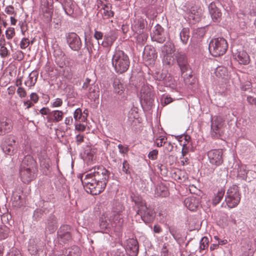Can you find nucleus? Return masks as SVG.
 I'll return each mask as SVG.
<instances>
[{
	"label": "nucleus",
	"instance_id": "f257e3e1",
	"mask_svg": "<svg viewBox=\"0 0 256 256\" xmlns=\"http://www.w3.org/2000/svg\"><path fill=\"white\" fill-rule=\"evenodd\" d=\"M109 172L103 166L92 168L87 174H84L81 181L87 192L97 195L105 189L109 178Z\"/></svg>",
	"mask_w": 256,
	"mask_h": 256
},
{
	"label": "nucleus",
	"instance_id": "de8ad7c7",
	"mask_svg": "<svg viewBox=\"0 0 256 256\" xmlns=\"http://www.w3.org/2000/svg\"><path fill=\"white\" fill-rule=\"evenodd\" d=\"M62 4V8L65 12V13L69 16H72V14L74 13V10L72 8V4H70L69 6H66V5H64Z\"/></svg>",
	"mask_w": 256,
	"mask_h": 256
},
{
	"label": "nucleus",
	"instance_id": "c9c22d12",
	"mask_svg": "<svg viewBox=\"0 0 256 256\" xmlns=\"http://www.w3.org/2000/svg\"><path fill=\"white\" fill-rule=\"evenodd\" d=\"M134 38H136V42L140 46L144 44L148 37L145 33H134Z\"/></svg>",
	"mask_w": 256,
	"mask_h": 256
},
{
	"label": "nucleus",
	"instance_id": "4c0bfd02",
	"mask_svg": "<svg viewBox=\"0 0 256 256\" xmlns=\"http://www.w3.org/2000/svg\"><path fill=\"white\" fill-rule=\"evenodd\" d=\"M156 194L158 196L166 197L168 196V192L166 188L164 186H159L156 189Z\"/></svg>",
	"mask_w": 256,
	"mask_h": 256
},
{
	"label": "nucleus",
	"instance_id": "423d86ee",
	"mask_svg": "<svg viewBox=\"0 0 256 256\" xmlns=\"http://www.w3.org/2000/svg\"><path fill=\"white\" fill-rule=\"evenodd\" d=\"M240 198L238 187L236 185H233L228 190L224 200L228 206L232 208L238 204Z\"/></svg>",
	"mask_w": 256,
	"mask_h": 256
},
{
	"label": "nucleus",
	"instance_id": "6ab92c4d",
	"mask_svg": "<svg viewBox=\"0 0 256 256\" xmlns=\"http://www.w3.org/2000/svg\"><path fill=\"white\" fill-rule=\"evenodd\" d=\"M58 228L56 218L54 215L50 216L46 222V230L50 233H53Z\"/></svg>",
	"mask_w": 256,
	"mask_h": 256
},
{
	"label": "nucleus",
	"instance_id": "0e129e2a",
	"mask_svg": "<svg viewBox=\"0 0 256 256\" xmlns=\"http://www.w3.org/2000/svg\"><path fill=\"white\" fill-rule=\"evenodd\" d=\"M50 110L48 108H42L40 110V113L42 115H48L50 114Z\"/></svg>",
	"mask_w": 256,
	"mask_h": 256
},
{
	"label": "nucleus",
	"instance_id": "2f4dec72",
	"mask_svg": "<svg viewBox=\"0 0 256 256\" xmlns=\"http://www.w3.org/2000/svg\"><path fill=\"white\" fill-rule=\"evenodd\" d=\"M114 92L120 95L122 94L124 90V86L120 80H116L114 82Z\"/></svg>",
	"mask_w": 256,
	"mask_h": 256
},
{
	"label": "nucleus",
	"instance_id": "4d7b16f0",
	"mask_svg": "<svg viewBox=\"0 0 256 256\" xmlns=\"http://www.w3.org/2000/svg\"><path fill=\"white\" fill-rule=\"evenodd\" d=\"M91 82V80L89 78H86L82 86V90H88L90 86L92 85V84H90V82Z\"/></svg>",
	"mask_w": 256,
	"mask_h": 256
},
{
	"label": "nucleus",
	"instance_id": "bb28decb",
	"mask_svg": "<svg viewBox=\"0 0 256 256\" xmlns=\"http://www.w3.org/2000/svg\"><path fill=\"white\" fill-rule=\"evenodd\" d=\"M174 44L171 42H166L162 48V56L174 54Z\"/></svg>",
	"mask_w": 256,
	"mask_h": 256
},
{
	"label": "nucleus",
	"instance_id": "a878e982",
	"mask_svg": "<svg viewBox=\"0 0 256 256\" xmlns=\"http://www.w3.org/2000/svg\"><path fill=\"white\" fill-rule=\"evenodd\" d=\"M202 10L198 9L196 7H192L189 14V18L193 20L194 22H198L202 16Z\"/></svg>",
	"mask_w": 256,
	"mask_h": 256
},
{
	"label": "nucleus",
	"instance_id": "e2e57ef3",
	"mask_svg": "<svg viewBox=\"0 0 256 256\" xmlns=\"http://www.w3.org/2000/svg\"><path fill=\"white\" fill-rule=\"evenodd\" d=\"M118 148L119 149V152L122 154H126L128 150V147H124L122 144H119L118 145Z\"/></svg>",
	"mask_w": 256,
	"mask_h": 256
},
{
	"label": "nucleus",
	"instance_id": "338daca9",
	"mask_svg": "<svg viewBox=\"0 0 256 256\" xmlns=\"http://www.w3.org/2000/svg\"><path fill=\"white\" fill-rule=\"evenodd\" d=\"M247 102L252 105H255L256 106V98H254V96H248L246 98Z\"/></svg>",
	"mask_w": 256,
	"mask_h": 256
},
{
	"label": "nucleus",
	"instance_id": "774afa93",
	"mask_svg": "<svg viewBox=\"0 0 256 256\" xmlns=\"http://www.w3.org/2000/svg\"><path fill=\"white\" fill-rule=\"evenodd\" d=\"M30 98L34 103H36L38 100L39 98L36 93L32 92L30 95Z\"/></svg>",
	"mask_w": 256,
	"mask_h": 256
},
{
	"label": "nucleus",
	"instance_id": "8fccbe9b",
	"mask_svg": "<svg viewBox=\"0 0 256 256\" xmlns=\"http://www.w3.org/2000/svg\"><path fill=\"white\" fill-rule=\"evenodd\" d=\"M158 152L157 150H154L148 153V158L152 160H156L157 159Z\"/></svg>",
	"mask_w": 256,
	"mask_h": 256
},
{
	"label": "nucleus",
	"instance_id": "c85d7f7f",
	"mask_svg": "<svg viewBox=\"0 0 256 256\" xmlns=\"http://www.w3.org/2000/svg\"><path fill=\"white\" fill-rule=\"evenodd\" d=\"M98 88L94 84L90 86L88 90V96L90 98L95 100L99 96V91Z\"/></svg>",
	"mask_w": 256,
	"mask_h": 256
},
{
	"label": "nucleus",
	"instance_id": "72a5a7b5",
	"mask_svg": "<svg viewBox=\"0 0 256 256\" xmlns=\"http://www.w3.org/2000/svg\"><path fill=\"white\" fill-rule=\"evenodd\" d=\"M225 190L224 189L221 188L218 190L214 197L212 198V204L214 206L218 204L222 200L224 194Z\"/></svg>",
	"mask_w": 256,
	"mask_h": 256
},
{
	"label": "nucleus",
	"instance_id": "f03ea898",
	"mask_svg": "<svg viewBox=\"0 0 256 256\" xmlns=\"http://www.w3.org/2000/svg\"><path fill=\"white\" fill-rule=\"evenodd\" d=\"M124 210V206L120 204L118 210H114L110 212L102 214L99 220L100 232L103 233H108L114 228L119 230L124 222L121 214Z\"/></svg>",
	"mask_w": 256,
	"mask_h": 256
},
{
	"label": "nucleus",
	"instance_id": "412c9836",
	"mask_svg": "<svg viewBox=\"0 0 256 256\" xmlns=\"http://www.w3.org/2000/svg\"><path fill=\"white\" fill-rule=\"evenodd\" d=\"M126 249L128 251L130 256H136L138 252V242L134 239H130L128 240Z\"/></svg>",
	"mask_w": 256,
	"mask_h": 256
},
{
	"label": "nucleus",
	"instance_id": "473e14b6",
	"mask_svg": "<svg viewBox=\"0 0 256 256\" xmlns=\"http://www.w3.org/2000/svg\"><path fill=\"white\" fill-rule=\"evenodd\" d=\"M80 250L79 247H78V246H74L69 250L67 256H80ZM54 256H66V255H58L56 254H54Z\"/></svg>",
	"mask_w": 256,
	"mask_h": 256
},
{
	"label": "nucleus",
	"instance_id": "7c9ffc66",
	"mask_svg": "<svg viewBox=\"0 0 256 256\" xmlns=\"http://www.w3.org/2000/svg\"><path fill=\"white\" fill-rule=\"evenodd\" d=\"M175 56L174 54H168L162 56V63L166 66H170L174 64V56Z\"/></svg>",
	"mask_w": 256,
	"mask_h": 256
},
{
	"label": "nucleus",
	"instance_id": "a18cd8bd",
	"mask_svg": "<svg viewBox=\"0 0 256 256\" xmlns=\"http://www.w3.org/2000/svg\"><path fill=\"white\" fill-rule=\"evenodd\" d=\"M8 228L7 227L0 228V239H5L8 236Z\"/></svg>",
	"mask_w": 256,
	"mask_h": 256
},
{
	"label": "nucleus",
	"instance_id": "58836bf2",
	"mask_svg": "<svg viewBox=\"0 0 256 256\" xmlns=\"http://www.w3.org/2000/svg\"><path fill=\"white\" fill-rule=\"evenodd\" d=\"M208 238L207 237L204 236L201 239L199 248L200 252L208 248Z\"/></svg>",
	"mask_w": 256,
	"mask_h": 256
},
{
	"label": "nucleus",
	"instance_id": "20e7f679",
	"mask_svg": "<svg viewBox=\"0 0 256 256\" xmlns=\"http://www.w3.org/2000/svg\"><path fill=\"white\" fill-rule=\"evenodd\" d=\"M112 60V66L117 73L121 74L125 72L130 66L129 58L122 50H116Z\"/></svg>",
	"mask_w": 256,
	"mask_h": 256
},
{
	"label": "nucleus",
	"instance_id": "f8f14e48",
	"mask_svg": "<svg viewBox=\"0 0 256 256\" xmlns=\"http://www.w3.org/2000/svg\"><path fill=\"white\" fill-rule=\"evenodd\" d=\"M58 238L60 243L65 244L72 238L70 227L67 224L62 226L58 230Z\"/></svg>",
	"mask_w": 256,
	"mask_h": 256
},
{
	"label": "nucleus",
	"instance_id": "a211bd4d",
	"mask_svg": "<svg viewBox=\"0 0 256 256\" xmlns=\"http://www.w3.org/2000/svg\"><path fill=\"white\" fill-rule=\"evenodd\" d=\"M12 126L11 120L2 118L0 120V135L3 136L10 132L12 130Z\"/></svg>",
	"mask_w": 256,
	"mask_h": 256
},
{
	"label": "nucleus",
	"instance_id": "e433bc0d",
	"mask_svg": "<svg viewBox=\"0 0 256 256\" xmlns=\"http://www.w3.org/2000/svg\"><path fill=\"white\" fill-rule=\"evenodd\" d=\"M116 39L115 33H106L104 36L103 42H106L108 45H111Z\"/></svg>",
	"mask_w": 256,
	"mask_h": 256
},
{
	"label": "nucleus",
	"instance_id": "2eb2a0df",
	"mask_svg": "<svg viewBox=\"0 0 256 256\" xmlns=\"http://www.w3.org/2000/svg\"><path fill=\"white\" fill-rule=\"evenodd\" d=\"M68 35L66 36L67 42L70 48L77 51L79 50L82 46V42L80 37L76 33H68Z\"/></svg>",
	"mask_w": 256,
	"mask_h": 256
},
{
	"label": "nucleus",
	"instance_id": "13d9d810",
	"mask_svg": "<svg viewBox=\"0 0 256 256\" xmlns=\"http://www.w3.org/2000/svg\"><path fill=\"white\" fill-rule=\"evenodd\" d=\"M7 256H22L20 251L16 248H13L7 254Z\"/></svg>",
	"mask_w": 256,
	"mask_h": 256
},
{
	"label": "nucleus",
	"instance_id": "0eeeda50",
	"mask_svg": "<svg viewBox=\"0 0 256 256\" xmlns=\"http://www.w3.org/2000/svg\"><path fill=\"white\" fill-rule=\"evenodd\" d=\"M209 162L214 168L222 165L224 162V152L222 149H214L208 152Z\"/></svg>",
	"mask_w": 256,
	"mask_h": 256
},
{
	"label": "nucleus",
	"instance_id": "5701e85b",
	"mask_svg": "<svg viewBox=\"0 0 256 256\" xmlns=\"http://www.w3.org/2000/svg\"><path fill=\"white\" fill-rule=\"evenodd\" d=\"M185 206L190 210H195L198 206V200L195 197H188L184 200Z\"/></svg>",
	"mask_w": 256,
	"mask_h": 256
},
{
	"label": "nucleus",
	"instance_id": "69168bd1",
	"mask_svg": "<svg viewBox=\"0 0 256 256\" xmlns=\"http://www.w3.org/2000/svg\"><path fill=\"white\" fill-rule=\"evenodd\" d=\"M125 252L123 249H118L114 252V256H126Z\"/></svg>",
	"mask_w": 256,
	"mask_h": 256
},
{
	"label": "nucleus",
	"instance_id": "393cba45",
	"mask_svg": "<svg viewBox=\"0 0 256 256\" xmlns=\"http://www.w3.org/2000/svg\"><path fill=\"white\" fill-rule=\"evenodd\" d=\"M38 77V73L36 71H33L28 76V80L25 82L26 86L30 88L36 84Z\"/></svg>",
	"mask_w": 256,
	"mask_h": 256
},
{
	"label": "nucleus",
	"instance_id": "39448f33",
	"mask_svg": "<svg viewBox=\"0 0 256 256\" xmlns=\"http://www.w3.org/2000/svg\"><path fill=\"white\" fill-rule=\"evenodd\" d=\"M228 48L226 40L223 38L212 40L209 44V50L214 56H219L226 53Z\"/></svg>",
	"mask_w": 256,
	"mask_h": 256
},
{
	"label": "nucleus",
	"instance_id": "052dcab7",
	"mask_svg": "<svg viewBox=\"0 0 256 256\" xmlns=\"http://www.w3.org/2000/svg\"><path fill=\"white\" fill-rule=\"evenodd\" d=\"M84 140V136L82 134H78L76 136V141L78 145L80 144Z\"/></svg>",
	"mask_w": 256,
	"mask_h": 256
},
{
	"label": "nucleus",
	"instance_id": "bf43d9fd",
	"mask_svg": "<svg viewBox=\"0 0 256 256\" xmlns=\"http://www.w3.org/2000/svg\"><path fill=\"white\" fill-rule=\"evenodd\" d=\"M179 137L180 138L178 140L180 142H182L183 140H184V143H186V144L190 138V136L188 135H182L180 136Z\"/></svg>",
	"mask_w": 256,
	"mask_h": 256
},
{
	"label": "nucleus",
	"instance_id": "9d476101",
	"mask_svg": "<svg viewBox=\"0 0 256 256\" xmlns=\"http://www.w3.org/2000/svg\"><path fill=\"white\" fill-rule=\"evenodd\" d=\"M154 100V92L152 88L148 86L142 87L140 91V100L148 106H152Z\"/></svg>",
	"mask_w": 256,
	"mask_h": 256
},
{
	"label": "nucleus",
	"instance_id": "a19ab883",
	"mask_svg": "<svg viewBox=\"0 0 256 256\" xmlns=\"http://www.w3.org/2000/svg\"><path fill=\"white\" fill-rule=\"evenodd\" d=\"M4 12L8 16H16L17 14L14 6H8L6 7L4 9Z\"/></svg>",
	"mask_w": 256,
	"mask_h": 256
},
{
	"label": "nucleus",
	"instance_id": "c756f323",
	"mask_svg": "<svg viewBox=\"0 0 256 256\" xmlns=\"http://www.w3.org/2000/svg\"><path fill=\"white\" fill-rule=\"evenodd\" d=\"M75 63L76 62L74 59L66 56L64 60H62V64H58V66L61 68L66 66L71 70L75 66Z\"/></svg>",
	"mask_w": 256,
	"mask_h": 256
},
{
	"label": "nucleus",
	"instance_id": "6e6552de",
	"mask_svg": "<svg viewBox=\"0 0 256 256\" xmlns=\"http://www.w3.org/2000/svg\"><path fill=\"white\" fill-rule=\"evenodd\" d=\"M224 120L220 116H214L211 120V135L214 138H219L224 132Z\"/></svg>",
	"mask_w": 256,
	"mask_h": 256
},
{
	"label": "nucleus",
	"instance_id": "4be33fe9",
	"mask_svg": "<svg viewBox=\"0 0 256 256\" xmlns=\"http://www.w3.org/2000/svg\"><path fill=\"white\" fill-rule=\"evenodd\" d=\"M20 167L22 168H36V162L33 158L28 154L23 158Z\"/></svg>",
	"mask_w": 256,
	"mask_h": 256
},
{
	"label": "nucleus",
	"instance_id": "cd10ccee",
	"mask_svg": "<svg viewBox=\"0 0 256 256\" xmlns=\"http://www.w3.org/2000/svg\"><path fill=\"white\" fill-rule=\"evenodd\" d=\"M51 120H49L48 122H58L61 121L64 116V112L59 110H52L50 112Z\"/></svg>",
	"mask_w": 256,
	"mask_h": 256
},
{
	"label": "nucleus",
	"instance_id": "ddd939ff",
	"mask_svg": "<svg viewBox=\"0 0 256 256\" xmlns=\"http://www.w3.org/2000/svg\"><path fill=\"white\" fill-rule=\"evenodd\" d=\"M175 58L182 74L190 71L188 59L184 54L182 52L175 53Z\"/></svg>",
	"mask_w": 256,
	"mask_h": 256
},
{
	"label": "nucleus",
	"instance_id": "4468645a",
	"mask_svg": "<svg viewBox=\"0 0 256 256\" xmlns=\"http://www.w3.org/2000/svg\"><path fill=\"white\" fill-rule=\"evenodd\" d=\"M36 168H22L20 167V174L22 180L24 183H28L32 180L34 178V174Z\"/></svg>",
	"mask_w": 256,
	"mask_h": 256
},
{
	"label": "nucleus",
	"instance_id": "f3484780",
	"mask_svg": "<svg viewBox=\"0 0 256 256\" xmlns=\"http://www.w3.org/2000/svg\"><path fill=\"white\" fill-rule=\"evenodd\" d=\"M143 59L150 64L154 62L157 58V54L154 48L146 46L142 52Z\"/></svg>",
	"mask_w": 256,
	"mask_h": 256
},
{
	"label": "nucleus",
	"instance_id": "5fc2aeb1",
	"mask_svg": "<svg viewBox=\"0 0 256 256\" xmlns=\"http://www.w3.org/2000/svg\"><path fill=\"white\" fill-rule=\"evenodd\" d=\"M62 100L60 98H56L52 102V108H57L62 106Z\"/></svg>",
	"mask_w": 256,
	"mask_h": 256
},
{
	"label": "nucleus",
	"instance_id": "680f3d73",
	"mask_svg": "<svg viewBox=\"0 0 256 256\" xmlns=\"http://www.w3.org/2000/svg\"><path fill=\"white\" fill-rule=\"evenodd\" d=\"M8 54V49L4 46H1L0 48V54L2 57H6Z\"/></svg>",
	"mask_w": 256,
	"mask_h": 256
},
{
	"label": "nucleus",
	"instance_id": "9b49d317",
	"mask_svg": "<svg viewBox=\"0 0 256 256\" xmlns=\"http://www.w3.org/2000/svg\"><path fill=\"white\" fill-rule=\"evenodd\" d=\"M16 138L14 136H9L2 142V148L3 152L7 155L12 156L16 152L14 148Z\"/></svg>",
	"mask_w": 256,
	"mask_h": 256
},
{
	"label": "nucleus",
	"instance_id": "7ed1b4c3",
	"mask_svg": "<svg viewBox=\"0 0 256 256\" xmlns=\"http://www.w3.org/2000/svg\"><path fill=\"white\" fill-rule=\"evenodd\" d=\"M131 198L137 209L136 214L140 216L142 220L146 224L152 222L155 218L154 210L147 207L145 201L139 195L133 194Z\"/></svg>",
	"mask_w": 256,
	"mask_h": 256
},
{
	"label": "nucleus",
	"instance_id": "37998d69",
	"mask_svg": "<svg viewBox=\"0 0 256 256\" xmlns=\"http://www.w3.org/2000/svg\"><path fill=\"white\" fill-rule=\"evenodd\" d=\"M166 136H161L158 138H156L154 140V144L158 147L162 146L166 142Z\"/></svg>",
	"mask_w": 256,
	"mask_h": 256
},
{
	"label": "nucleus",
	"instance_id": "79ce46f5",
	"mask_svg": "<svg viewBox=\"0 0 256 256\" xmlns=\"http://www.w3.org/2000/svg\"><path fill=\"white\" fill-rule=\"evenodd\" d=\"M227 70L225 68L218 67L216 70V74L217 76L223 78L227 74Z\"/></svg>",
	"mask_w": 256,
	"mask_h": 256
},
{
	"label": "nucleus",
	"instance_id": "09e8293b",
	"mask_svg": "<svg viewBox=\"0 0 256 256\" xmlns=\"http://www.w3.org/2000/svg\"><path fill=\"white\" fill-rule=\"evenodd\" d=\"M111 10L112 8H108L104 10L103 16L104 18H108L114 16V12Z\"/></svg>",
	"mask_w": 256,
	"mask_h": 256
},
{
	"label": "nucleus",
	"instance_id": "ea45409f",
	"mask_svg": "<svg viewBox=\"0 0 256 256\" xmlns=\"http://www.w3.org/2000/svg\"><path fill=\"white\" fill-rule=\"evenodd\" d=\"M128 118L130 120L133 121L135 119L138 118V114L136 109L135 108H132L128 112Z\"/></svg>",
	"mask_w": 256,
	"mask_h": 256
},
{
	"label": "nucleus",
	"instance_id": "603ef678",
	"mask_svg": "<svg viewBox=\"0 0 256 256\" xmlns=\"http://www.w3.org/2000/svg\"><path fill=\"white\" fill-rule=\"evenodd\" d=\"M30 44L29 40L27 38H23L20 42V46L22 49H24L28 46Z\"/></svg>",
	"mask_w": 256,
	"mask_h": 256
},
{
	"label": "nucleus",
	"instance_id": "aec40b11",
	"mask_svg": "<svg viewBox=\"0 0 256 256\" xmlns=\"http://www.w3.org/2000/svg\"><path fill=\"white\" fill-rule=\"evenodd\" d=\"M208 11L214 22L219 21L222 13L214 2L208 5Z\"/></svg>",
	"mask_w": 256,
	"mask_h": 256
},
{
	"label": "nucleus",
	"instance_id": "dca6fc26",
	"mask_svg": "<svg viewBox=\"0 0 256 256\" xmlns=\"http://www.w3.org/2000/svg\"><path fill=\"white\" fill-rule=\"evenodd\" d=\"M234 58L240 64L247 65L250 62V58L248 54L243 50H236L233 52Z\"/></svg>",
	"mask_w": 256,
	"mask_h": 256
},
{
	"label": "nucleus",
	"instance_id": "f704fd0d",
	"mask_svg": "<svg viewBox=\"0 0 256 256\" xmlns=\"http://www.w3.org/2000/svg\"><path fill=\"white\" fill-rule=\"evenodd\" d=\"M150 36L153 41H156L159 43H162L166 40V36L164 33H150Z\"/></svg>",
	"mask_w": 256,
	"mask_h": 256
},
{
	"label": "nucleus",
	"instance_id": "6e6d98bb",
	"mask_svg": "<svg viewBox=\"0 0 256 256\" xmlns=\"http://www.w3.org/2000/svg\"><path fill=\"white\" fill-rule=\"evenodd\" d=\"M16 92L18 94L20 97V98H24L26 96V92L24 88L22 87H19L17 90Z\"/></svg>",
	"mask_w": 256,
	"mask_h": 256
},
{
	"label": "nucleus",
	"instance_id": "1a4fd4ad",
	"mask_svg": "<svg viewBox=\"0 0 256 256\" xmlns=\"http://www.w3.org/2000/svg\"><path fill=\"white\" fill-rule=\"evenodd\" d=\"M56 2H59V0H40V12L46 18V21L52 20L54 8L53 4Z\"/></svg>",
	"mask_w": 256,
	"mask_h": 256
},
{
	"label": "nucleus",
	"instance_id": "49530a36",
	"mask_svg": "<svg viewBox=\"0 0 256 256\" xmlns=\"http://www.w3.org/2000/svg\"><path fill=\"white\" fill-rule=\"evenodd\" d=\"M122 171L126 174H130V164L126 160H124L122 162Z\"/></svg>",
	"mask_w": 256,
	"mask_h": 256
},
{
	"label": "nucleus",
	"instance_id": "864d4df0",
	"mask_svg": "<svg viewBox=\"0 0 256 256\" xmlns=\"http://www.w3.org/2000/svg\"><path fill=\"white\" fill-rule=\"evenodd\" d=\"M82 116V110L80 108H77L75 110L74 114V118L76 120H80Z\"/></svg>",
	"mask_w": 256,
	"mask_h": 256
},
{
	"label": "nucleus",
	"instance_id": "c03bdc74",
	"mask_svg": "<svg viewBox=\"0 0 256 256\" xmlns=\"http://www.w3.org/2000/svg\"><path fill=\"white\" fill-rule=\"evenodd\" d=\"M28 250L32 256H39L40 250L36 246H30Z\"/></svg>",
	"mask_w": 256,
	"mask_h": 256
},
{
	"label": "nucleus",
	"instance_id": "b1692460",
	"mask_svg": "<svg viewBox=\"0 0 256 256\" xmlns=\"http://www.w3.org/2000/svg\"><path fill=\"white\" fill-rule=\"evenodd\" d=\"M54 56L55 58V62L58 65L62 64V60H64L66 55L62 50L56 45L54 46Z\"/></svg>",
	"mask_w": 256,
	"mask_h": 256
},
{
	"label": "nucleus",
	"instance_id": "3c124183",
	"mask_svg": "<svg viewBox=\"0 0 256 256\" xmlns=\"http://www.w3.org/2000/svg\"><path fill=\"white\" fill-rule=\"evenodd\" d=\"M179 36L182 43L186 44L188 42L190 37L188 33H180Z\"/></svg>",
	"mask_w": 256,
	"mask_h": 256
}]
</instances>
